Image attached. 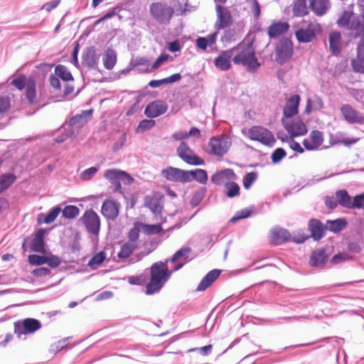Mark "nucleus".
Wrapping results in <instances>:
<instances>
[{
    "label": "nucleus",
    "instance_id": "1",
    "mask_svg": "<svg viewBox=\"0 0 364 364\" xmlns=\"http://www.w3.org/2000/svg\"><path fill=\"white\" fill-rule=\"evenodd\" d=\"M167 263V261H160L151 265L150 281L146 287V294L151 295L159 292L170 278L172 271L168 269Z\"/></svg>",
    "mask_w": 364,
    "mask_h": 364
},
{
    "label": "nucleus",
    "instance_id": "2",
    "mask_svg": "<svg viewBox=\"0 0 364 364\" xmlns=\"http://www.w3.org/2000/svg\"><path fill=\"white\" fill-rule=\"evenodd\" d=\"M235 64H242L247 67V71L251 73H255L261 66L259 63L252 44L248 43L247 46L242 48L237 55L232 58Z\"/></svg>",
    "mask_w": 364,
    "mask_h": 364
},
{
    "label": "nucleus",
    "instance_id": "3",
    "mask_svg": "<svg viewBox=\"0 0 364 364\" xmlns=\"http://www.w3.org/2000/svg\"><path fill=\"white\" fill-rule=\"evenodd\" d=\"M235 64H242L247 67V71L251 73H255L261 66L259 63L252 44L248 43L247 46L242 48L237 55L232 58Z\"/></svg>",
    "mask_w": 364,
    "mask_h": 364
},
{
    "label": "nucleus",
    "instance_id": "4",
    "mask_svg": "<svg viewBox=\"0 0 364 364\" xmlns=\"http://www.w3.org/2000/svg\"><path fill=\"white\" fill-rule=\"evenodd\" d=\"M149 12L157 23L167 26L174 14V9L166 3L154 2L150 4Z\"/></svg>",
    "mask_w": 364,
    "mask_h": 364
},
{
    "label": "nucleus",
    "instance_id": "5",
    "mask_svg": "<svg viewBox=\"0 0 364 364\" xmlns=\"http://www.w3.org/2000/svg\"><path fill=\"white\" fill-rule=\"evenodd\" d=\"M231 139L225 134L212 136L208 143L207 153L210 155L223 156L229 151Z\"/></svg>",
    "mask_w": 364,
    "mask_h": 364
},
{
    "label": "nucleus",
    "instance_id": "6",
    "mask_svg": "<svg viewBox=\"0 0 364 364\" xmlns=\"http://www.w3.org/2000/svg\"><path fill=\"white\" fill-rule=\"evenodd\" d=\"M294 53L293 43L288 37H282L277 43L274 50L275 61L280 65L289 61Z\"/></svg>",
    "mask_w": 364,
    "mask_h": 364
},
{
    "label": "nucleus",
    "instance_id": "7",
    "mask_svg": "<svg viewBox=\"0 0 364 364\" xmlns=\"http://www.w3.org/2000/svg\"><path fill=\"white\" fill-rule=\"evenodd\" d=\"M104 177L112 184L113 192H121V182L129 185L133 181V178L127 172L116 168L107 169Z\"/></svg>",
    "mask_w": 364,
    "mask_h": 364
},
{
    "label": "nucleus",
    "instance_id": "8",
    "mask_svg": "<svg viewBox=\"0 0 364 364\" xmlns=\"http://www.w3.org/2000/svg\"><path fill=\"white\" fill-rule=\"evenodd\" d=\"M14 333L18 338L22 335L33 334L42 327L41 322L34 318H26L18 320L14 323Z\"/></svg>",
    "mask_w": 364,
    "mask_h": 364
},
{
    "label": "nucleus",
    "instance_id": "9",
    "mask_svg": "<svg viewBox=\"0 0 364 364\" xmlns=\"http://www.w3.org/2000/svg\"><path fill=\"white\" fill-rule=\"evenodd\" d=\"M79 221L85 225L89 233L98 236L101 223L100 216L92 208L86 210L80 218Z\"/></svg>",
    "mask_w": 364,
    "mask_h": 364
},
{
    "label": "nucleus",
    "instance_id": "10",
    "mask_svg": "<svg viewBox=\"0 0 364 364\" xmlns=\"http://www.w3.org/2000/svg\"><path fill=\"white\" fill-rule=\"evenodd\" d=\"M320 29V24L309 22L307 28H299L295 31V37L300 43H310L316 37V33Z\"/></svg>",
    "mask_w": 364,
    "mask_h": 364
},
{
    "label": "nucleus",
    "instance_id": "11",
    "mask_svg": "<svg viewBox=\"0 0 364 364\" xmlns=\"http://www.w3.org/2000/svg\"><path fill=\"white\" fill-rule=\"evenodd\" d=\"M187 152H193L191 149L184 141H181L179 146L176 148V153L178 157L184 162L192 166H203L205 164V161L196 154L190 156Z\"/></svg>",
    "mask_w": 364,
    "mask_h": 364
},
{
    "label": "nucleus",
    "instance_id": "12",
    "mask_svg": "<svg viewBox=\"0 0 364 364\" xmlns=\"http://www.w3.org/2000/svg\"><path fill=\"white\" fill-rule=\"evenodd\" d=\"M82 65L88 69H93L101 73L99 69L100 55L94 46L85 48L82 53Z\"/></svg>",
    "mask_w": 364,
    "mask_h": 364
},
{
    "label": "nucleus",
    "instance_id": "13",
    "mask_svg": "<svg viewBox=\"0 0 364 364\" xmlns=\"http://www.w3.org/2000/svg\"><path fill=\"white\" fill-rule=\"evenodd\" d=\"M331 252L328 247H322L312 251L309 264L311 267L323 268L330 257Z\"/></svg>",
    "mask_w": 364,
    "mask_h": 364
},
{
    "label": "nucleus",
    "instance_id": "14",
    "mask_svg": "<svg viewBox=\"0 0 364 364\" xmlns=\"http://www.w3.org/2000/svg\"><path fill=\"white\" fill-rule=\"evenodd\" d=\"M282 124L291 138L305 135L308 129L306 124L300 118H296L291 122H287L282 119Z\"/></svg>",
    "mask_w": 364,
    "mask_h": 364
},
{
    "label": "nucleus",
    "instance_id": "15",
    "mask_svg": "<svg viewBox=\"0 0 364 364\" xmlns=\"http://www.w3.org/2000/svg\"><path fill=\"white\" fill-rule=\"evenodd\" d=\"M217 12V21L214 24V28L217 30L225 29L232 23V16L230 11L225 6L217 4L215 6Z\"/></svg>",
    "mask_w": 364,
    "mask_h": 364
},
{
    "label": "nucleus",
    "instance_id": "16",
    "mask_svg": "<svg viewBox=\"0 0 364 364\" xmlns=\"http://www.w3.org/2000/svg\"><path fill=\"white\" fill-rule=\"evenodd\" d=\"M168 109L167 103L161 100H156L149 103L144 109V114L148 118H156L164 114Z\"/></svg>",
    "mask_w": 364,
    "mask_h": 364
},
{
    "label": "nucleus",
    "instance_id": "17",
    "mask_svg": "<svg viewBox=\"0 0 364 364\" xmlns=\"http://www.w3.org/2000/svg\"><path fill=\"white\" fill-rule=\"evenodd\" d=\"M308 230L311 232L310 237L319 241L326 235L327 227L320 220L311 218L308 222Z\"/></svg>",
    "mask_w": 364,
    "mask_h": 364
},
{
    "label": "nucleus",
    "instance_id": "18",
    "mask_svg": "<svg viewBox=\"0 0 364 364\" xmlns=\"http://www.w3.org/2000/svg\"><path fill=\"white\" fill-rule=\"evenodd\" d=\"M237 49L234 47L231 49L222 51L214 60L215 66L222 71H227L231 68V59L233 52Z\"/></svg>",
    "mask_w": 364,
    "mask_h": 364
},
{
    "label": "nucleus",
    "instance_id": "19",
    "mask_svg": "<svg viewBox=\"0 0 364 364\" xmlns=\"http://www.w3.org/2000/svg\"><path fill=\"white\" fill-rule=\"evenodd\" d=\"M236 179L237 176L232 168L217 171L210 177L211 182L216 186H225L227 181H235Z\"/></svg>",
    "mask_w": 364,
    "mask_h": 364
},
{
    "label": "nucleus",
    "instance_id": "20",
    "mask_svg": "<svg viewBox=\"0 0 364 364\" xmlns=\"http://www.w3.org/2000/svg\"><path fill=\"white\" fill-rule=\"evenodd\" d=\"M119 203L113 200L106 199L102 203L101 213L107 220H115L119 215Z\"/></svg>",
    "mask_w": 364,
    "mask_h": 364
},
{
    "label": "nucleus",
    "instance_id": "21",
    "mask_svg": "<svg viewBox=\"0 0 364 364\" xmlns=\"http://www.w3.org/2000/svg\"><path fill=\"white\" fill-rule=\"evenodd\" d=\"M341 112L345 120L349 124H363L364 117L361 113L353 109L350 105H344L341 107Z\"/></svg>",
    "mask_w": 364,
    "mask_h": 364
},
{
    "label": "nucleus",
    "instance_id": "22",
    "mask_svg": "<svg viewBox=\"0 0 364 364\" xmlns=\"http://www.w3.org/2000/svg\"><path fill=\"white\" fill-rule=\"evenodd\" d=\"M48 232V230L45 228H39L34 235V237L30 244V250L33 252L46 253V242L44 240L45 235Z\"/></svg>",
    "mask_w": 364,
    "mask_h": 364
},
{
    "label": "nucleus",
    "instance_id": "23",
    "mask_svg": "<svg viewBox=\"0 0 364 364\" xmlns=\"http://www.w3.org/2000/svg\"><path fill=\"white\" fill-rule=\"evenodd\" d=\"M161 175L168 181L186 183V170L168 166L161 171Z\"/></svg>",
    "mask_w": 364,
    "mask_h": 364
},
{
    "label": "nucleus",
    "instance_id": "24",
    "mask_svg": "<svg viewBox=\"0 0 364 364\" xmlns=\"http://www.w3.org/2000/svg\"><path fill=\"white\" fill-rule=\"evenodd\" d=\"M357 60H352V67L355 72L364 73V34L357 46Z\"/></svg>",
    "mask_w": 364,
    "mask_h": 364
},
{
    "label": "nucleus",
    "instance_id": "25",
    "mask_svg": "<svg viewBox=\"0 0 364 364\" xmlns=\"http://www.w3.org/2000/svg\"><path fill=\"white\" fill-rule=\"evenodd\" d=\"M208 180V172L205 169L196 168L194 170H186V183L192 181H196L198 183L205 185Z\"/></svg>",
    "mask_w": 364,
    "mask_h": 364
},
{
    "label": "nucleus",
    "instance_id": "26",
    "mask_svg": "<svg viewBox=\"0 0 364 364\" xmlns=\"http://www.w3.org/2000/svg\"><path fill=\"white\" fill-rule=\"evenodd\" d=\"M289 28V24L286 21L273 22L267 30V34L271 39H274L287 33Z\"/></svg>",
    "mask_w": 364,
    "mask_h": 364
},
{
    "label": "nucleus",
    "instance_id": "27",
    "mask_svg": "<svg viewBox=\"0 0 364 364\" xmlns=\"http://www.w3.org/2000/svg\"><path fill=\"white\" fill-rule=\"evenodd\" d=\"M291 240V233L285 228H274L272 230L271 242L274 245H281Z\"/></svg>",
    "mask_w": 364,
    "mask_h": 364
},
{
    "label": "nucleus",
    "instance_id": "28",
    "mask_svg": "<svg viewBox=\"0 0 364 364\" xmlns=\"http://www.w3.org/2000/svg\"><path fill=\"white\" fill-rule=\"evenodd\" d=\"M221 272L220 269H214L208 272L200 282L196 291H203L207 289L219 277Z\"/></svg>",
    "mask_w": 364,
    "mask_h": 364
},
{
    "label": "nucleus",
    "instance_id": "29",
    "mask_svg": "<svg viewBox=\"0 0 364 364\" xmlns=\"http://www.w3.org/2000/svg\"><path fill=\"white\" fill-rule=\"evenodd\" d=\"M346 28L349 30L348 36L351 38H361L364 35V26L359 17L353 18Z\"/></svg>",
    "mask_w": 364,
    "mask_h": 364
},
{
    "label": "nucleus",
    "instance_id": "30",
    "mask_svg": "<svg viewBox=\"0 0 364 364\" xmlns=\"http://www.w3.org/2000/svg\"><path fill=\"white\" fill-rule=\"evenodd\" d=\"M86 122L87 120L85 119L82 114H76L72 117L69 121L64 122L61 128L65 127L67 129H71L73 132V135H75V131L78 132Z\"/></svg>",
    "mask_w": 364,
    "mask_h": 364
},
{
    "label": "nucleus",
    "instance_id": "31",
    "mask_svg": "<svg viewBox=\"0 0 364 364\" xmlns=\"http://www.w3.org/2000/svg\"><path fill=\"white\" fill-rule=\"evenodd\" d=\"M62 208L60 205L54 206L46 214L41 213L38 215V224H50L53 223L61 212Z\"/></svg>",
    "mask_w": 364,
    "mask_h": 364
},
{
    "label": "nucleus",
    "instance_id": "32",
    "mask_svg": "<svg viewBox=\"0 0 364 364\" xmlns=\"http://www.w3.org/2000/svg\"><path fill=\"white\" fill-rule=\"evenodd\" d=\"M309 8L317 16L324 15L329 9V0H309Z\"/></svg>",
    "mask_w": 364,
    "mask_h": 364
},
{
    "label": "nucleus",
    "instance_id": "33",
    "mask_svg": "<svg viewBox=\"0 0 364 364\" xmlns=\"http://www.w3.org/2000/svg\"><path fill=\"white\" fill-rule=\"evenodd\" d=\"M218 32L215 31L205 37L199 36L196 40V46L198 48L205 50L208 46H211L216 42Z\"/></svg>",
    "mask_w": 364,
    "mask_h": 364
},
{
    "label": "nucleus",
    "instance_id": "34",
    "mask_svg": "<svg viewBox=\"0 0 364 364\" xmlns=\"http://www.w3.org/2000/svg\"><path fill=\"white\" fill-rule=\"evenodd\" d=\"M348 225V222L344 218H339L335 220H327L326 226L327 230L335 234L341 232Z\"/></svg>",
    "mask_w": 364,
    "mask_h": 364
},
{
    "label": "nucleus",
    "instance_id": "35",
    "mask_svg": "<svg viewBox=\"0 0 364 364\" xmlns=\"http://www.w3.org/2000/svg\"><path fill=\"white\" fill-rule=\"evenodd\" d=\"M341 39V35L339 31H334L329 34V48L331 53L334 55H338L341 51L340 46Z\"/></svg>",
    "mask_w": 364,
    "mask_h": 364
},
{
    "label": "nucleus",
    "instance_id": "36",
    "mask_svg": "<svg viewBox=\"0 0 364 364\" xmlns=\"http://www.w3.org/2000/svg\"><path fill=\"white\" fill-rule=\"evenodd\" d=\"M192 252V249L188 246H185L177 250L171 257L168 259L167 262H176L179 259L183 260L185 263H188L193 258L189 257V254Z\"/></svg>",
    "mask_w": 364,
    "mask_h": 364
},
{
    "label": "nucleus",
    "instance_id": "37",
    "mask_svg": "<svg viewBox=\"0 0 364 364\" xmlns=\"http://www.w3.org/2000/svg\"><path fill=\"white\" fill-rule=\"evenodd\" d=\"M338 203L346 208L351 209L353 198L348 194L347 190L341 189L335 193Z\"/></svg>",
    "mask_w": 364,
    "mask_h": 364
},
{
    "label": "nucleus",
    "instance_id": "38",
    "mask_svg": "<svg viewBox=\"0 0 364 364\" xmlns=\"http://www.w3.org/2000/svg\"><path fill=\"white\" fill-rule=\"evenodd\" d=\"M117 63V53L112 48H108L105 52L103 58L104 66L107 70H112Z\"/></svg>",
    "mask_w": 364,
    "mask_h": 364
},
{
    "label": "nucleus",
    "instance_id": "39",
    "mask_svg": "<svg viewBox=\"0 0 364 364\" xmlns=\"http://www.w3.org/2000/svg\"><path fill=\"white\" fill-rule=\"evenodd\" d=\"M16 176L13 173H6L0 176V193L11 187L16 181Z\"/></svg>",
    "mask_w": 364,
    "mask_h": 364
},
{
    "label": "nucleus",
    "instance_id": "40",
    "mask_svg": "<svg viewBox=\"0 0 364 364\" xmlns=\"http://www.w3.org/2000/svg\"><path fill=\"white\" fill-rule=\"evenodd\" d=\"M55 75L64 82L74 81V77L68 68L64 65H57L55 68Z\"/></svg>",
    "mask_w": 364,
    "mask_h": 364
},
{
    "label": "nucleus",
    "instance_id": "41",
    "mask_svg": "<svg viewBox=\"0 0 364 364\" xmlns=\"http://www.w3.org/2000/svg\"><path fill=\"white\" fill-rule=\"evenodd\" d=\"M293 14L296 17H301L309 14L306 0H295L292 9Z\"/></svg>",
    "mask_w": 364,
    "mask_h": 364
},
{
    "label": "nucleus",
    "instance_id": "42",
    "mask_svg": "<svg viewBox=\"0 0 364 364\" xmlns=\"http://www.w3.org/2000/svg\"><path fill=\"white\" fill-rule=\"evenodd\" d=\"M136 245L132 242H127L124 243L119 252L117 253V257L119 259H124L128 258L136 250Z\"/></svg>",
    "mask_w": 364,
    "mask_h": 364
},
{
    "label": "nucleus",
    "instance_id": "43",
    "mask_svg": "<svg viewBox=\"0 0 364 364\" xmlns=\"http://www.w3.org/2000/svg\"><path fill=\"white\" fill-rule=\"evenodd\" d=\"M267 129L262 126H253L248 130V137L251 140L259 142L265 134L264 131H267Z\"/></svg>",
    "mask_w": 364,
    "mask_h": 364
},
{
    "label": "nucleus",
    "instance_id": "44",
    "mask_svg": "<svg viewBox=\"0 0 364 364\" xmlns=\"http://www.w3.org/2000/svg\"><path fill=\"white\" fill-rule=\"evenodd\" d=\"M225 194L228 198H232L240 195V186L234 181L225 183Z\"/></svg>",
    "mask_w": 364,
    "mask_h": 364
},
{
    "label": "nucleus",
    "instance_id": "45",
    "mask_svg": "<svg viewBox=\"0 0 364 364\" xmlns=\"http://www.w3.org/2000/svg\"><path fill=\"white\" fill-rule=\"evenodd\" d=\"M106 252L104 250L100 251L99 252L94 255L88 262V267L92 269H97V267L101 265L103 262L106 259Z\"/></svg>",
    "mask_w": 364,
    "mask_h": 364
},
{
    "label": "nucleus",
    "instance_id": "46",
    "mask_svg": "<svg viewBox=\"0 0 364 364\" xmlns=\"http://www.w3.org/2000/svg\"><path fill=\"white\" fill-rule=\"evenodd\" d=\"M206 192L207 188L205 187H200L198 189L196 190L192 196L190 202L191 205L193 208L197 207L205 198Z\"/></svg>",
    "mask_w": 364,
    "mask_h": 364
},
{
    "label": "nucleus",
    "instance_id": "47",
    "mask_svg": "<svg viewBox=\"0 0 364 364\" xmlns=\"http://www.w3.org/2000/svg\"><path fill=\"white\" fill-rule=\"evenodd\" d=\"M63 217L66 219H74L80 213V209L74 205H68L61 210Z\"/></svg>",
    "mask_w": 364,
    "mask_h": 364
},
{
    "label": "nucleus",
    "instance_id": "48",
    "mask_svg": "<svg viewBox=\"0 0 364 364\" xmlns=\"http://www.w3.org/2000/svg\"><path fill=\"white\" fill-rule=\"evenodd\" d=\"M252 214V210L250 208H245L236 212L235 215L230 220L229 223H235L240 220L245 219L250 217Z\"/></svg>",
    "mask_w": 364,
    "mask_h": 364
},
{
    "label": "nucleus",
    "instance_id": "49",
    "mask_svg": "<svg viewBox=\"0 0 364 364\" xmlns=\"http://www.w3.org/2000/svg\"><path fill=\"white\" fill-rule=\"evenodd\" d=\"M145 205L149 208L154 214H160L161 213L162 207L159 205V201L155 198H146Z\"/></svg>",
    "mask_w": 364,
    "mask_h": 364
},
{
    "label": "nucleus",
    "instance_id": "50",
    "mask_svg": "<svg viewBox=\"0 0 364 364\" xmlns=\"http://www.w3.org/2000/svg\"><path fill=\"white\" fill-rule=\"evenodd\" d=\"M257 178V173L252 171L247 173L242 178V184L245 189L248 190Z\"/></svg>",
    "mask_w": 364,
    "mask_h": 364
},
{
    "label": "nucleus",
    "instance_id": "51",
    "mask_svg": "<svg viewBox=\"0 0 364 364\" xmlns=\"http://www.w3.org/2000/svg\"><path fill=\"white\" fill-rule=\"evenodd\" d=\"M353 14V11H344L337 21L338 26L346 28L350 24Z\"/></svg>",
    "mask_w": 364,
    "mask_h": 364
},
{
    "label": "nucleus",
    "instance_id": "52",
    "mask_svg": "<svg viewBox=\"0 0 364 364\" xmlns=\"http://www.w3.org/2000/svg\"><path fill=\"white\" fill-rule=\"evenodd\" d=\"M287 152L284 149L279 147L277 148L271 154V160L272 164H277L281 162V161L286 157Z\"/></svg>",
    "mask_w": 364,
    "mask_h": 364
},
{
    "label": "nucleus",
    "instance_id": "53",
    "mask_svg": "<svg viewBox=\"0 0 364 364\" xmlns=\"http://www.w3.org/2000/svg\"><path fill=\"white\" fill-rule=\"evenodd\" d=\"M156 124L155 120L149 118V119H142L139 122L137 127H136V132H145L147 130L151 129L152 127H154Z\"/></svg>",
    "mask_w": 364,
    "mask_h": 364
},
{
    "label": "nucleus",
    "instance_id": "54",
    "mask_svg": "<svg viewBox=\"0 0 364 364\" xmlns=\"http://www.w3.org/2000/svg\"><path fill=\"white\" fill-rule=\"evenodd\" d=\"M141 227H143L145 232L147 235H156L159 234L163 230L162 225L161 223L157 224H143Z\"/></svg>",
    "mask_w": 364,
    "mask_h": 364
},
{
    "label": "nucleus",
    "instance_id": "55",
    "mask_svg": "<svg viewBox=\"0 0 364 364\" xmlns=\"http://www.w3.org/2000/svg\"><path fill=\"white\" fill-rule=\"evenodd\" d=\"M28 261L31 265L40 266L46 264V255L31 254L28 255Z\"/></svg>",
    "mask_w": 364,
    "mask_h": 364
},
{
    "label": "nucleus",
    "instance_id": "56",
    "mask_svg": "<svg viewBox=\"0 0 364 364\" xmlns=\"http://www.w3.org/2000/svg\"><path fill=\"white\" fill-rule=\"evenodd\" d=\"M142 223L139 222H136L134 223V227H132L128 233V237L130 242H134L139 239V232L140 229L139 228L141 227Z\"/></svg>",
    "mask_w": 364,
    "mask_h": 364
},
{
    "label": "nucleus",
    "instance_id": "57",
    "mask_svg": "<svg viewBox=\"0 0 364 364\" xmlns=\"http://www.w3.org/2000/svg\"><path fill=\"white\" fill-rule=\"evenodd\" d=\"M264 132L265 134L259 142L269 147H272L276 142L273 133L269 129H267V131H264Z\"/></svg>",
    "mask_w": 364,
    "mask_h": 364
},
{
    "label": "nucleus",
    "instance_id": "58",
    "mask_svg": "<svg viewBox=\"0 0 364 364\" xmlns=\"http://www.w3.org/2000/svg\"><path fill=\"white\" fill-rule=\"evenodd\" d=\"M311 140L316 146L318 149L323 141V136L322 132L319 130H313L310 134Z\"/></svg>",
    "mask_w": 364,
    "mask_h": 364
},
{
    "label": "nucleus",
    "instance_id": "59",
    "mask_svg": "<svg viewBox=\"0 0 364 364\" xmlns=\"http://www.w3.org/2000/svg\"><path fill=\"white\" fill-rule=\"evenodd\" d=\"M68 338L60 340L50 346L49 352L53 354H57L60 350L67 348V345H65V341Z\"/></svg>",
    "mask_w": 364,
    "mask_h": 364
},
{
    "label": "nucleus",
    "instance_id": "60",
    "mask_svg": "<svg viewBox=\"0 0 364 364\" xmlns=\"http://www.w3.org/2000/svg\"><path fill=\"white\" fill-rule=\"evenodd\" d=\"M46 264H47L50 268H56L61 264V259L57 255L50 252L46 255Z\"/></svg>",
    "mask_w": 364,
    "mask_h": 364
},
{
    "label": "nucleus",
    "instance_id": "61",
    "mask_svg": "<svg viewBox=\"0 0 364 364\" xmlns=\"http://www.w3.org/2000/svg\"><path fill=\"white\" fill-rule=\"evenodd\" d=\"M351 209H364V192L353 198Z\"/></svg>",
    "mask_w": 364,
    "mask_h": 364
},
{
    "label": "nucleus",
    "instance_id": "62",
    "mask_svg": "<svg viewBox=\"0 0 364 364\" xmlns=\"http://www.w3.org/2000/svg\"><path fill=\"white\" fill-rule=\"evenodd\" d=\"M60 129H63V132L60 135L56 136L53 140L55 143L60 144L66 141L68 138L72 137L73 135V132L71 129H67L65 128H60Z\"/></svg>",
    "mask_w": 364,
    "mask_h": 364
},
{
    "label": "nucleus",
    "instance_id": "63",
    "mask_svg": "<svg viewBox=\"0 0 364 364\" xmlns=\"http://www.w3.org/2000/svg\"><path fill=\"white\" fill-rule=\"evenodd\" d=\"M99 168L97 166H92L88 168H86L81 173V178L83 181H89L90 180L97 172Z\"/></svg>",
    "mask_w": 364,
    "mask_h": 364
},
{
    "label": "nucleus",
    "instance_id": "64",
    "mask_svg": "<svg viewBox=\"0 0 364 364\" xmlns=\"http://www.w3.org/2000/svg\"><path fill=\"white\" fill-rule=\"evenodd\" d=\"M350 258V257L346 252H339L332 257L331 259V263L333 264H338L348 260Z\"/></svg>",
    "mask_w": 364,
    "mask_h": 364
}]
</instances>
